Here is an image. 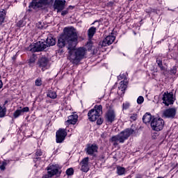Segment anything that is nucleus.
Returning a JSON list of instances; mask_svg holds the SVG:
<instances>
[{"mask_svg": "<svg viewBox=\"0 0 178 178\" xmlns=\"http://www.w3.org/2000/svg\"><path fill=\"white\" fill-rule=\"evenodd\" d=\"M77 32L74 27H65L64 34L59 37L57 45L59 48H63L67 44L68 51L74 49L77 45Z\"/></svg>", "mask_w": 178, "mask_h": 178, "instance_id": "1", "label": "nucleus"}, {"mask_svg": "<svg viewBox=\"0 0 178 178\" xmlns=\"http://www.w3.org/2000/svg\"><path fill=\"white\" fill-rule=\"evenodd\" d=\"M68 59L74 65H79L82 59L87 56V49L86 47H79L72 49L68 51Z\"/></svg>", "mask_w": 178, "mask_h": 178, "instance_id": "2", "label": "nucleus"}, {"mask_svg": "<svg viewBox=\"0 0 178 178\" xmlns=\"http://www.w3.org/2000/svg\"><path fill=\"white\" fill-rule=\"evenodd\" d=\"M134 133V130L131 129H127L122 131H121L118 135L112 136L109 139V142L113 144V147H118L120 144H123L126 140L129 138L131 134Z\"/></svg>", "mask_w": 178, "mask_h": 178, "instance_id": "3", "label": "nucleus"}, {"mask_svg": "<svg viewBox=\"0 0 178 178\" xmlns=\"http://www.w3.org/2000/svg\"><path fill=\"white\" fill-rule=\"evenodd\" d=\"M102 115V106H95L94 108L90 110L88 113V117L90 122H95Z\"/></svg>", "mask_w": 178, "mask_h": 178, "instance_id": "4", "label": "nucleus"}, {"mask_svg": "<svg viewBox=\"0 0 178 178\" xmlns=\"http://www.w3.org/2000/svg\"><path fill=\"white\" fill-rule=\"evenodd\" d=\"M150 126L154 131H161L163 129V126H165V121L163 119L159 118H153L151 121Z\"/></svg>", "mask_w": 178, "mask_h": 178, "instance_id": "5", "label": "nucleus"}, {"mask_svg": "<svg viewBox=\"0 0 178 178\" xmlns=\"http://www.w3.org/2000/svg\"><path fill=\"white\" fill-rule=\"evenodd\" d=\"M47 44L44 41H38L35 44H31L28 47V51L31 52H41L47 49Z\"/></svg>", "mask_w": 178, "mask_h": 178, "instance_id": "6", "label": "nucleus"}, {"mask_svg": "<svg viewBox=\"0 0 178 178\" xmlns=\"http://www.w3.org/2000/svg\"><path fill=\"white\" fill-rule=\"evenodd\" d=\"M163 103L165 104L166 106L169 105H173L175 100H173V92H164L163 95Z\"/></svg>", "mask_w": 178, "mask_h": 178, "instance_id": "7", "label": "nucleus"}, {"mask_svg": "<svg viewBox=\"0 0 178 178\" xmlns=\"http://www.w3.org/2000/svg\"><path fill=\"white\" fill-rule=\"evenodd\" d=\"M66 136H67V133L65 129H60L56 133V141L58 143H63L65 141V138H66Z\"/></svg>", "mask_w": 178, "mask_h": 178, "instance_id": "8", "label": "nucleus"}, {"mask_svg": "<svg viewBox=\"0 0 178 178\" xmlns=\"http://www.w3.org/2000/svg\"><path fill=\"white\" fill-rule=\"evenodd\" d=\"M163 116L167 119H174L176 116V108H170L165 110L163 113Z\"/></svg>", "mask_w": 178, "mask_h": 178, "instance_id": "9", "label": "nucleus"}, {"mask_svg": "<svg viewBox=\"0 0 178 178\" xmlns=\"http://www.w3.org/2000/svg\"><path fill=\"white\" fill-rule=\"evenodd\" d=\"M86 152L88 155H94L98 152V145L97 144H89L86 148Z\"/></svg>", "mask_w": 178, "mask_h": 178, "instance_id": "10", "label": "nucleus"}, {"mask_svg": "<svg viewBox=\"0 0 178 178\" xmlns=\"http://www.w3.org/2000/svg\"><path fill=\"white\" fill-rule=\"evenodd\" d=\"M65 5H66V0H55L54 9H56L57 12H62L65 9Z\"/></svg>", "mask_w": 178, "mask_h": 178, "instance_id": "11", "label": "nucleus"}, {"mask_svg": "<svg viewBox=\"0 0 178 178\" xmlns=\"http://www.w3.org/2000/svg\"><path fill=\"white\" fill-rule=\"evenodd\" d=\"M116 40V38L114 35H108L102 42V47H108V45H111V44H113V41Z\"/></svg>", "mask_w": 178, "mask_h": 178, "instance_id": "12", "label": "nucleus"}, {"mask_svg": "<svg viewBox=\"0 0 178 178\" xmlns=\"http://www.w3.org/2000/svg\"><path fill=\"white\" fill-rule=\"evenodd\" d=\"M88 157H86L80 163V165H81V170L85 173H87V172L90 170V167L88 166Z\"/></svg>", "mask_w": 178, "mask_h": 178, "instance_id": "13", "label": "nucleus"}, {"mask_svg": "<svg viewBox=\"0 0 178 178\" xmlns=\"http://www.w3.org/2000/svg\"><path fill=\"white\" fill-rule=\"evenodd\" d=\"M47 173L49 175L50 177H53V176H55L59 173V169L56 165H50L47 168Z\"/></svg>", "mask_w": 178, "mask_h": 178, "instance_id": "14", "label": "nucleus"}, {"mask_svg": "<svg viewBox=\"0 0 178 178\" xmlns=\"http://www.w3.org/2000/svg\"><path fill=\"white\" fill-rule=\"evenodd\" d=\"M106 120L108 122V123H112L115 120V118H116V115L115 114V111L113 110H108L106 113Z\"/></svg>", "mask_w": 178, "mask_h": 178, "instance_id": "15", "label": "nucleus"}, {"mask_svg": "<svg viewBox=\"0 0 178 178\" xmlns=\"http://www.w3.org/2000/svg\"><path fill=\"white\" fill-rule=\"evenodd\" d=\"M79 119V115L77 114H73L68 117V120H67V124H76L77 123V120Z\"/></svg>", "mask_w": 178, "mask_h": 178, "instance_id": "16", "label": "nucleus"}, {"mask_svg": "<svg viewBox=\"0 0 178 178\" xmlns=\"http://www.w3.org/2000/svg\"><path fill=\"white\" fill-rule=\"evenodd\" d=\"M56 44V40L55 38L52 36V35H49L47 36V38L46 40V45L47 47H54Z\"/></svg>", "mask_w": 178, "mask_h": 178, "instance_id": "17", "label": "nucleus"}, {"mask_svg": "<svg viewBox=\"0 0 178 178\" xmlns=\"http://www.w3.org/2000/svg\"><path fill=\"white\" fill-rule=\"evenodd\" d=\"M48 62H49L48 58L42 57L38 60V65H39L40 67H42V70H44V68L48 66Z\"/></svg>", "mask_w": 178, "mask_h": 178, "instance_id": "18", "label": "nucleus"}, {"mask_svg": "<svg viewBox=\"0 0 178 178\" xmlns=\"http://www.w3.org/2000/svg\"><path fill=\"white\" fill-rule=\"evenodd\" d=\"M41 1L42 0H32V2L29 5V8H32L33 9H38V8H41Z\"/></svg>", "mask_w": 178, "mask_h": 178, "instance_id": "19", "label": "nucleus"}, {"mask_svg": "<svg viewBox=\"0 0 178 178\" xmlns=\"http://www.w3.org/2000/svg\"><path fill=\"white\" fill-rule=\"evenodd\" d=\"M126 88H127V81H121L120 82V86L118 87L119 91L122 92V94H124V91H126Z\"/></svg>", "mask_w": 178, "mask_h": 178, "instance_id": "20", "label": "nucleus"}, {"mask_svg": "<svg viewBox=\"0 0 178 178\" xmlns=\"http://www.w3.org/2000/svg\"><path fill=\"white\" fill-rule=\"evenodd\" d=\"M151 120H152V115L151 113H146L143 117V123L148 124V123H151Z\"/></svg>", "mask_w": 178, "mask_h": 178, "instance_id": "21", "label": "nucleus"}, {"mask_svg": "<svg viewBox=\"0 0 178 178\" xmlns=\"http://www.w3.org/2000/svg\"><path fill=\"white\" fill-rule=\"evenodd\" d=\"M35 60H37V55L33 54L29 57V59L28 60L29 65L31 67H33V66L35 65Z\"/></svg>", "mask_w": 178, "mask_h": 178, "instance_id": "22", "label": "nucleus"}, {"mask_svg": "<svg viewBox=\"0 0 178 178\" xmlns=\"http://www.w3.org/2000/svg\"><path fill=\"white\" fill-rule=\"evenodd\" d=\"M156 63L159 67L160 68V70H161L163 73H165V72H168V70L166 69V67H163V64L162 63V59H161L160 58H157Z\"/></svg>", "mask_w": 178, "mask_h": 178, "instance_id": "23", "label": "nucleus"}, {"mask_svg": "<svg viewBox=\"0 0 178 178\" xmlns=\"http://www.w3.org/2000/svg\"><path fill=\"white\" fill-rule=\"evenodd\" d=\"M95 33H97V28H95L94 26L90 27L88 30V38H90V40H91V38H92L94 37Z\"/></svg>", "mask_w": 178, "mask_h": 178, "instance_id": "24", "label": "nucleus"}, {"mask_svg": "<svg viewBox=\"0 0 178 178\" xmlns=\"http://www.w3.org/2000/svg\"><path fill=\"white\" fill-rule=\"evenodd\" d=\"M54 3V0H42L40 2V8L42 6H48L49 5H52Z\"/></svg>", "mask_w": 178, "mask_h": 178, "instance_id": "25", "label": "nucleus"}, {"mask_svg": "<svg viewBox=\"0 0 178 178\" xmlns=\"http://www.w3.org/2000/svg\"><path fill=\"white\" fill-rule=\"evenodd\" d=\"M125 172H126V168L120 166L117 167V173L118 176H122L124 175Z\"/></svg>", "mask_w": 178, "mask_h": 178, "instance_id": "26", "label": "nucleus"}, {"mask_svg": "<svg viewBox=\"0 0 178 178\" xmlns=\"http://www.w3.org/2000/svg\"><path fill=\"white\" fill-rule=\"evenodd\" d=\"M6 115V108H2V106H0V118H5Z\"/></svg>", "mask_w": 178, "mask_h": 178, "instance_id": "27", "label": "nucleus"}, {"mask_svg": "<svg viewBox=\"0 0 178 178\" xmlns=\"http://www.w3.org/2000/svg\"><path fill=\"white\" fill-rule=\"evenodd\" d=\"M47 97H49V98H51L52 99H55V98H56L57 97L56 92L55 91L49 92L47 94Z\"/></svg>", "mask_w": 178, "mask_h": 178, "instance_id": "28", "label": "nucleus"}, {"mask_svg": "<svg viewBox=\"0 0 178 178\" xmlns=\"http://www.w3.org/2000/svg\"><path fill=\"white\" fill-rule=\"evenodd\" d=\"M22 110L18 109L17 111H15L13 113V117L15 119H17V118H19V116H20L22 115Z\"/></svg>", "mask_w": 178, "mask_h": 178, "instance_id": "29", "label": "nucleus"}, {"mask_svg": "<svg viewBox=\"0 0 178 178\" xmlns=\"http://www.w3.org/2000/svg\"><path fill=\"white\" fill-rule=\"evenodd\" d=\"M127 77V73H123V74H120L118 76V80H123V79H124V81H126Z\"/></svg>", "mask_w": 178, "mask_h": 178, "instance_id": "30", "label": "nucleus"}, {"mask_svg": "<svg viewBox=\"0 0 178 178\" xmlns=\"http://www.w3.org/2000/svg\"><path fill=\"white\" fill-rule=\"evenodd\" d=\"M74 174V170H73V168H70L67 169L66 175L67 176H73Z\"/></svg>", "mask_w": 178, "mask_h": 178, "instance_id": "31", "label": "nucleus"}, {"mask_svg": "<svg viewBox=\"0 0 178 178\" xmlns=\"http://www.w3.org/2000/svg\"><path fill=\"white\" fill-rule=\"evenodd\" d=\"M24 26H26V22L24 19H21L17 23V27H24Z\"/></svg>", "mask_w": 178, "mask_h": 178, "instance_id": "32", "label": "nucleus"}, {"mask_svg": "<svg viewBox=\"0 0 178 178\" xmlns=\"http://www.w3.org/2000/svg\"><path fill=\"white\" fill-rule=\"evenodd\" d=\"M35 83L37 87H40V86H42V80H41V79L40 78L37 79Z\"/></svg>", "mask_w": 178, "mask_h": 178, "instance_id": "33", "label": "nucleus"}, {"mask_svg": "<svg viewBox=\"0 0 178 178\" xmlns=\"http://www.w3.org/2000/svg\"><path fill=\"white\" fill-rule=\"evenodd\" d=\"M143 102H144V97L143 96H139L137 99V104H138V105H141Z\"/></svg>", "mask_w": 178, "mask_h": 178, "instance_id": "34", "label": "nucleus"}, {"mask_svg": "<svg viewBox=\"0 0 178 178\" xmlns=\"http://www.w3.org/2000/svg\"><path fill=\"white\" fill-rule=\"evenodd\" d=\"M122 106H123V109H124L126 111V110L129 109V108H130V103L125 102L123 104Z\"/></svg>", "mask_w": 178, "mask_h": 178, "instance_id": "35", "label": "nucleus"}, {"mask_svg": "<svg viewBox=\"0 0 178 178\" xmlns=\"http://www.w3.org/2000/svg\"><path fill=\"white\" fill-rule=\"evenodd\" d=\"M170 73L171 74H176V73H177V68L176 67H172L170 71Z\"/></svg>", "mask_w": 178, "mask_h": 178, "instance_id": "36", "label": "nucleus"}, {"mask_svg": "<svg viewBox=\"0 0 178 178\" xmlns=\"http://www.w3.org/2000/svg\"><path fill=\"white\" fill-rule=\"evenodd\" d=\"M6 15V12L5 11V10L0 9V17H5Z\"/></svg>", "mask_w": 178, "mask_h": 178, "instance_id": "37", "label": "nucleus"}, {"mask_svg": "<svg viewBox=\"0 0 178 178\" xmlns=\"http://www.w3.org/2000/svg\"><path fill=\"white\" fill-rule=\"evenodd\" d=\"M1 170H5L6 169V162L3 161L2 164L0 165Z\"/></svg>", "mask_w": 178, "mask_h": 178, "instance_id": "38", "label": "nucleus"}, {"mask_svg": "<svg viewBox=\"0 0 178 178\" xmlns=\"http://www.w3.org/2000/svg\"><path fill=\"white\" fill-rule=\"evenodd\" d=\"M21 112L22 113H24V112H29L30 111V108H29L28 106L24 107L23 108L20 109Z\"/></svg>", "mask_w": 178, "mask_h": 178, "instance_id": "39", "label": "nucleus"}, {"mask_svg": "<svg viewBox=\"0 0 178 178\" xmlns=\"http://www.w3.org/2000/svg\"><path fill=\"white\" fill-rule=\"evenodd\" d=\"M36 156H41L42 155V151L41 149H37L35 152Z\"/></svg>", "mask_w": 178, "mask_h": 178, "instance_id": "40", "label": "nucleus"}, {"mask_svg": "<svg viewBox=\"0 0 178 178\" xmlns=\"http://www.w3.org/2000/svg\"><path fill=\"white\" fill-rule=\"evenodd\" d=\"M130 119L131 120H133L134 122L135 120H137V114H136V113L132 114L131 116L130 117Z\"/></svg>", "mask_w": 178, "mask_h": 178, "instance_id": "41", "label": "nucleus"}, {"mask_svg": "<svg viewBox=\"0 0 178 178\" xmlns=\"http://www.w3.org/2000/svg\"><path fill=\"white\" fill-rule=\"evenodd\" d=\"M102 123H104V120H102V118L97 119V124H98L99 126H101Z\"/></svg>", "mask_w": 178, "mask_h": 178, "instance_id": "42", "label": "nucleus"}, {"mask_svg": "<svg viewBox=\"0 0 178 178\" xmlns=\"http://www.w3.org/2000/svg\"><path fill=\"white\" fill-rule=\"evenodd\" d=\"M68 13H69V11H67V10H65L62 11L61 15L62 16H66V15H67Z\"/></svg>", "mask_w": 178, "mask_h": 178, "instance_id": "43", "label": "nucleus"}, {"mask_svg": "<svg viewBox=\"0 0 178 178\" xmlns=\"http://www.w3.org/2000/svg\"><path fill=\"white\" fill-rule=\"evenodd\" d=\"M5 22V17H0V26Z\"/></svg>", "mask_w": 178, "mask_h": 178, "instance_id": "44", "label": "nucleus"}, {"mask_svg": "<svg viewBox=\"0 0 178 178\" xmlns=\"http://www.w3.org/2000/svg\"><path fill=\"white\" fill-rule=\"evenodd\" d=\"M152 12V8H149L145 10L146 13H151Z\"/></svg>", "mask_w": 178, "mask_h": 178, "instance_id": "45", "label": "nucleus"}, {"mask_svg": "<svg viewBox=\"0 0 178 178\" xmlns=\"http://www.w3.org/2000/svg\"><path fill=\"white\" fill-rule=\"evenodd\" d=\"M1 75H0V90L1 88H2V87H3V83L2 82V80L1 79Z\"/></svg>", "mask_w": 178, "mask_h": 178, "instance_id": "46", "label": "nucleus"}, {"mask_svg": "<svg viewBox=\"0 0 178 178\" xmlns=\"http://www.w3.org/2000/svg\"><path fill=\"white\" fill-rule=\"evenodd\" d=\"M49 177H51V175H49V174L47 173L43 175L42 178H49Z\"/></svg>", "mask_w": 178, "mask_h": 178, "instance_id": "47", "label": "nucleus"}, {"mask_svg": "<svg viewBox=\"0 0 178 178\" xmlns=\"http://www.w3.org/2000/svg\"><path fill=\"white\" fill-rule=\"evenodd\" d=\"M135 178H143V175L138 174L136 175Z\"/></svg>", "mask_w": 178, "mask_h": 178, "instance_id": "48", "label": "nucleus"}, {"mask_svg": "<svg viewBox=\"0 0 178 178\" xmlns=\"http://www.w3.org/2000/svg\"><path fill=\"white\" fill-rule=\"evenodd\" d=\"M107 5H108V6H113V2L110 1V2L108 3Z\"/></svg>", "mask_w": 178, "mask_h": 178, "instance_id": "49", "label": "nucleus"}, {"mask_svg": "<svg viewBox=\"0 0 178 178\" xmlns=\"http://www.w3.org/2000/svg\"><path fill=\"white\" fill-rule=\"evenodd\" d=\"M67 9H74V7L70 6Z\"/></svg>", "mask_w": 178, "mask_h": 178, "instance_id": "50", "label": "nucleus"}, {"mask_svg": "<svg viewBox=\"0 0 178 178\" xmlns=\"http://www.w3.org/2000/svg\"><path fill=\"white\" fill-rule=\"evenodd\" d=\"M95 23H97V21H95L92 24H95Z\"/></svg>", "mask_w": 178, "mask_h": 178, "instance_id": "51", "label": "nucleus"}, {"mask_svg": "<svg viewBox=\"0 0 178 178\" xmlns=\"http://www.w3.org/2000/svg\"><path fill=\"white\" fill-rule=\"evenodd\" d=\"M7 103H8V101H6V102H5V104H7Z\"/></svg>", "mask_w": 178, "mask_h": 178, "instance_id": "52", "label": "nucleus"}]
</instances>
